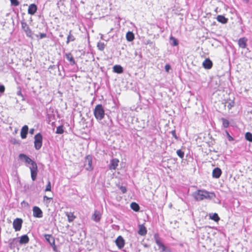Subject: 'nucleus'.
Instances as JSON below:
<instances>
[{
  "label": "nucleus",
  "instance_id": "obj_1",
  "mask_svg": "<svg viewBox=\"0 0 252 252\" xmlns=\"http://www.w3.org/2000/svg\"><path fill=\"white\" fill-rule=\"evenodd\" d=\"M19 158L21 160L25 162L27 167H29L31 171V178L33 181H34L36 179L38 172L36 163L24 154H19Z\"/></svg>",
  "mask_w": 252,
  "mask_h": 252
},
{
  "label": "nucleus",
  "instance_id": "obj_2",
  "mask_svg": "<svg viewBox=\"0 0 252 252\" xmlns=\"http://www.w3.org/2000/svg\"><path fill=\"white\" fill-rule=\"evenodd\" d=\"M19 158L21 160L25 162L27 167H29L31 171V178L33 181H34L36 179L38 172L36 163L24 154H19Z\"/></svg>",
  "mask_w": 252,
  "mask_h": 252
},
{
  "label": "nucleus",
  "instance_id": "obj_3",
  "mask_svg": "<svg viewBox=\"0 0 252 252\" xmlns=\"http://www.w3.org/2000/svg\"><path fill=\"white\" fill-rule=\"evenodd\" d=\"M94 117L99 123L108 126H111L112 125V121L108 115L107 116L108 121H105V123L102 122V120L105 117V114L104 108L101 104H97L95 106L94 110Z\"/></svg>",
  "mask_w": 252,
  "mask_h": 252
},
{
  "label": "nucleus",
  "instance_id": "obj_4",
  "mask_svg": "<svg viewBox=\"0 0 252 252\" xmlns=\"http://www.w3.org/2000/svg\"><path fill=\"white\" fill-rule=\"evenodd\" d=\"M192 197L197 201L204 199L211 200L216 197L214 192H209L205 189H197L192 193Z\"/></svg>",
  "mask_w": 252,
  "mask_h": 252
},
{
  "label": "nucleus",
  "instance_id": "obj_5",
  "mask_svg": "<svg viewBox=\"0 0 252 252\" xmlns=\"http://www.w3.org/2000/svg\"><path fill=\"white\" fill-rule=\"evenodd\" d=\"M154 238L156 244L158 246L159 249L161 250V252H172L170 248L166 246L161 241L158 233H156L154 235Z\"/></svg>",
  "mask_w": 252,
  "mask_h": 252
},
{
  "label": "nucleus",
  "instance_id": "obj_6",
  "mask_svg": "<svg viewBox=\"0 0 252 252\" xmlns=\"http://www.w3.org/2000/svg\"><path fill=\"white\" fill-rule=\"evenodd\" d=\"M43 136L41 133L35 134L34 137V147L36 150L41 149L42 146Z\"/></svg>",
  "mask_w": 252,
  "mask_h": 252
},
{
  "label": "nucleus",
  "instance_id": "obj_7",
  "mask_svg": "<svg viewBox=\"0 0 252 252\" xmlns=\"http://www.w3.org/2000/svg\"><path fill=\"white\" fill-rule=\"evenodd\" d=\"M84 166L87 171H91L94 169L92 165V157L91 155H88L85 157Z\"/></svg>",
  "mask_w": 252,
  "mask_h": 252
},
{
  "label": "nucleus",
  "instance_id": "obj_8",
  "mask_svg": "<svg viewBox=\"0 0 252 252\" xmlns=\"http://www.w3.org/2000/svg\"><path fill=\"white\" fill-rule=\"evenodd\" d=\"M21 24L22 29L25 32L27 36L32 38L33 33L27 23L23 20L21 22Z\"/></svg>",
  "mask_w": 252,
  "mask_h": 252
},
{
  "label": "nucleus",
  "instance_id": "obj_9",
  "mask_svg": "<svg viewBox=\"0 0 252 252\" xmlns=\"http://www.w3.org/2000/svg\"><path fill=\"white\" fill-rule=\"evenodd\" d=\"M23 220L20 218L15 219L13 222V227L15 231H20L21 229Z\"/></svg>",
  "mask_w": 252,
  "mask_h": 252
},
{
  "label": "nucleus",
  "instance_id": "obj_10",
  "mask_svg": "<svg viewBox=\"0 0 252 252\" xmlns=\"http://www.w3.org/2000/svg\"><path fill=\"white\" fill-rule=\"evenodd\" d=\"M44 237L45 240L48 242L49 244L52 246L53 250L55 251L56 249V246L55 245V239L51 234H44Z\"/></svg>",
  "mask_w": 252,
  "mask_h": 252
},
{
  "label": "nucleus",
  "instance_id": "obj_11",
  "mask_svg": "<svg viewBox=\"0 0 252 252\" xmlns=\"http://www.w3.org/2000/svg\"><path fill=\"white\" fill-rule=\"evenodd\" d=\"M115 244L119 249H123L125 245V241L122 236H119L115 240Z\"/></svg>",
  "mask_w": 252,
  "mask_h": 252
},
{
  "label": "nucleus",
  "instance_id": "obj_12",
  "mask_svg": "<svg viewBox=\"0 0 252 252\" xmlns=\"http://www.w3.org/2000/svg\"><path fill=\"white\" fill-rule=\"evenodd\" d=\"M33 216L35 218H41L43 216V212L41 209L37 206H34L32 208Z\"/></svg>",
  "mask_w": 252,
  "mask_h": 252
},
{
  "label": "nucleus",
  "instance_id": "obj_13",
  "mask_svg": "<svg viewBox=\"0 0 252 252\" xmlns=\"http://www.w3.org/2000/svg\"><path fill=\"white\" fill-rule=\"evenodd\" d=\"M119 162V159L117 158H113L110 160V163L109 165V168L110 170H115L117 166H118V164Z\"/></svg>",
  "mask_w": 252,
  "mask_h": 252
},
{
  "label": "nucleus",
  "instance_id": "obj_14",
  "mask_svg": "<svg viewBox=\"0 0 252 252\" xmlns=\"http://www.w3.org/2000/svg\"><path fill=\"white\" fill-rule=\"evenodd\" d=\"M248 39L246 37H241L239 39L238 44L240 48L245 49L247 47Z\"/></svg>",
  "mask_w": 252,
  "mask_h": 252
},
{
  "label": "nucleus",
  "instance_id": "obj_15",
  "mask_svg": "<svg viewBox=\"0 0 252 252\" xmlns=\"http://www.w3.org/2000/svg\"><path fill=\"white\" fill-rule=\"evenodd\" d=\"M222 174L221 170L219 167L215 168L212 172V176L214 178H219Z\"/></svg>",
  "mask_w": 252,
  "mask_h": 252
},
{
  "label": "nucleus",
  "instance_id": "obj_16",
  "mask_svg": "<svg viewBox=\"0 0 252 252\" xmlns=\"http://www.w3.org/2000/svg\"><path fill=\"white\" fill-rule=\"evenodd\" d=\"M37 10V7L35 4H34V3L31 4L29 5V8H28V14L33 15L36 13Z\"/></svg>",
  "mask_w": 252,
  "mask_h": 252
},
{
  "label": "nucleus",
  "instance_id": "obj_17",
  "mask_svg": "<svg viewBox=\"0 0 252 252\" xmlns=\"http://www.w3.org/2000/svg\"><path fill=\"white\" fill-rule=\"evenodd\" d=\"M18 240L17 238H15L9 240V247L10 249L13 250L17 246Z\"/></svg>",
  "mask_w": 252,
  "mask_h": 252
},
{
  "label": "nucleus",
  "instance_id": "obj_18",
  "mask_svg": "<svg viewBox=\"0 0 252 252\" xmlns=\"http://www.w3.org/2000/svg\"><path fill=\"white\" fill-rule=\"evenodd\" d=\"M29 127L28 126H24L21 130V137L22 139H25L27 137L28 133Z\"/></svg>",
  "mask_w": 252,
  "mask_h": 252
},
{
  "label": "nucleus",
  "instance_id": "obj_19",
  "mask_svg": "<svg viewBox=\"0 0 252 252\" xmlns=\"http://www.w3.org/2000/svg\"><path fill=\"white\" fill-rule=\"evenodd\" d=\"M139 230L138 233L141 236H145L147 233L146 227L143 224H140L138 226Z\"/></svg>",
  "mask_w": 252,
  "mask_h": 252
},
{
  "label": "nucleus",
  "instance_id": "obj_20",
  "mask_svg": "<svg viewBox=\"0 0 252 252\" xmlns=\"http://www.w3.org/2000/svg\"><path fill=\"white\" fill-rule=\"evenodd\" d=\"M212 65L213 63L209 59H205L203 63V66L205 69H210L212 68Z\"/></svg>",
  "mask_w": 252,
  "mask_h": 252
},
{
  "label": "nucleus",
  "instance_id": "obj_21",
  "mask_svg": "<svg viewBox=\"0 0 252 252\" xmlns=\"http://www.w3.org/2000/svg\"><path fill=\"white\" fill-rule=\"evenodd\" d=\"M29 241H30V239H29L28 236L27 234H26V235L21 236L20 237V239L18 242L20 244L22 245V244H26L28 243Z\"/></svg>",
  "mask_w": 252,
  "mask_h": 252
},
{
  "label": "nucleus",
  "instance_id": "obj_22",
  "mask_svg": "<svg viewBox=\"0 0 252 252\" xmlns=\"http://www.w3.org/2000/svg\"><path fill=\"white\" fill-rule=\"evenodd\" d=\"M113 71L115 73L121 74L124 71L123 67L120 65H115L113 67Z\"/></svg>",
  "mask_w": 252,
  "mask_h": 252
},
{
  "label": "nucleus",
  "instance_id": "obj_23",
  "mask_svg": "<svg viewBox=\"0 0 252 252\" xmlns=\"http://www.w3.org/2000/svg\"><path fill=\"white\" fill-rule=\"evenodd\" d=\"M217 20L218 22L222 24H226L228 22L227 18H225L223 15H219L217 17Z\"/></svg>",
  "mask_w": 252,
  "mask_h": 252
},
{
  "label": "nucleus",
  "instance_id": "obj_24",
  "mask_svg": "<svg viewBox=\"0 0 252 252\" xmlns=\"http://www.w3.org/2000/svg\"><path fill=\"white\" fill-rule=\"evenodd\" d=\"M92 219L95 222H98L100 220V215L99 212L96 211L92 216Z\"/></svg>",
  "mask_w": 252,
  "mask_h": 252
},
{
  "label": "nucleus",
  "instance_id": "obj_25",
  "mask_svg": "<svg viewBox=\"0 0 252 252\" xmlns=\"http://www.w3.org/2000/svg\"><path fill=\"white\" fill-rule=\"evenodd\" d=\"M65 58L68 61L70 62L71 64H74L75 63V61L71 53H69L66 54Z\"/></svg>",
  "mask_w": 252,
  "mask_h": 252
},
{
  "label": "nucleus",
  "instance_id": "obj_26",
  "mask_svg": "<svg viewBox=\"0 0 252 252\" xmlns=\"http://www.w3.org/2000/svg\"><path fill=\"white\" fill-rule=\"evenodd\" d=\"M126 40L128 41H132L134 38V35L132 32H128L126 34Z\"/></svg>",
  "mask_w": 252,
  "mask_h": 252
},
{
  "label": "nucleus",
  "instance_id": "obj_27",
  "mask_svg": "<svg viewBox=\"0 0 252 252\" xmlns=\"http://www.w3.org/2000/svg\"><path fill=\"white\" fill-rule=\"evenodd\" d=\"M130 207L131 209L135 212H137L140 209L139 205L136 202H132L130 204Z\"/></svg>",
  "mask_w": 252,
  "mask_h": 252
},
{
  "label": "nucleus",
  "instance_id": "obj_28",
  "mask_svg": "<svg viewBox=\"0 0 252 252\" xmlns=\"http://www.w3.org/2000/svg\"><path fill=\"white\" fill-rule=\"evenodd\" d=\"M209 217L210 219L214 220L216 222H218L220 219L218 214L217 213L210 214Z\"/></svg>",
  "mask_w": 252,
  "mask_h": 252
},
{
  "label": "nucleus",
  "instance_id": "obj_29",
  "mask_svg": "<svg viewBox=\"0 0 252 252\" xmlns=\"http://www.w3.org/2000/svg\"><path fill=\"white\" fill-rule=\"evenodd\" d=\"M66 216L68 218V221L69 222H72L76 218V217L74 215L73 213L71 212L67 213Z\"/></svg>",
  "mask_w": 252,
  "mask_h": 252
},
{
  "label": "nucleus",
  "instance_id": "obj_30",
  "mask_svg": "<svg viewBox=\"0 0 252 252\" xmlns=\"http://www.w3.org/2000/svg\"><path fill=\"white\" fill-rule=\"evenodd\" d=\"M75 38L74 36L71 34V31H69V34L67 37L66 44H68L70 41H74Z\"/></svg>",
  "mask_w": 252,
  "mask_h": 252
},
{
  "label": "nucleus",
  "instance_id": "obj_31",
  "mask_svg": "<svg viewBox=\"0 0 252 252\" xmlns=\"http://www.w3.org/2000/svg\"><path fill=\"white\" fill-rule=\"evenodd\" d=\"M170 40L172 41L171 45L173 46H176L179 44L178 40L175 38L174 37L171 36L170 37Z\"/></svg>",
  "mask_w": 252,
  "mask_h": 252
},
{
  "label": "nucleus",
  "instance_id": "obj_32",
  "mask_svg": "<svg viewBox=\"0 0 252 252\" xmlns=\"http://www.w3.org/2000/svg\"><path fill=\"white\" fill-rule=\"evenodd\" d=\"M245 137L246 140L252 142V134L250 132H247L245 133Z\"/></svg>",
  "mask_w": 252,
  "mask_h": 252
},
{
  "label": "nucleus",
  "instance_id": "obj_33",
  "mask_svg": "<svg viewBox=\"0 0 252 252\" xmlns=\"http://www.w3.org/2000/svg\"><path fill=\"white\" fill-rule=\"evenodd\" d=\"M64 132L63 126L61 125L57 127L56 133L59 134H62Z\"/></svg>",
  "mask_w": 252,
  "mask_h": 252
},
{
  "label": "nucleus",
  "instance_id": "obj_34",
  "mask_svg": "<svg viewBox=\"0 0 252 252\" xmlns=\"http://www.w3.org/2000/svg\"><path fill=\"white\" fill-rule=\"evenodd\" d=\"M97 47L100 51H103L105 47V44L103 42H98L97 44Z\"/></svg>",
  "mask_w": 252,
  "mask_h": 252
},
{
  "label": "nucleus",
  "instance_id": "obj_35",
  "mask_svg": "<svg viewBox=\"0 0 252 252\" xmlns=\"http://www.w3.org/2000/svg\"><path fill=\"white\" fill-rule=\"evenodd\" d=\"M221 121L222 122V125H223V127L225 128L228 127L229 125V121L224 118H222Z\"/></svg>",
  "mask_w": 252,
  "mask_h": 252
},
{
  "label": "nucleus",
  "instance_id": "obj_36",
  "mask_svg": "<svg viewBox=\"0 0 252 252\" xmlns=\"http://www.w3.org/2000/svg\"><path fill=\"white\" fill-rule=\"evenodd\" d=\"M11 6H17L19 5V1L18 0H10Z\"/></svg>",
  "mask_w": 252,
  "mask_h": 252
},
{
  "label": "nucleus",
  "instance_id": "obj_37",
  "mask_svg": "<svg viewBox=\"0 0 252 252\" xmlns=\"http://www.w3.org/2000/svg\"><path fill=\"white\" fill-rule=\"evenodd\" d=\"M177 155L181 158L184 157V152L181 150H178L176 152Z\"/></svg>",
  "mask_w": 252,
  "mask_h": 252
},
{
  "label": "nucleus",
  "instance_id": "obj_38",
  "mask_svg": "<svg viewBox=\"0 0 252 252\" xmlns=\"http://www.w3.org/2000/svg\"><path fill=\"white\" fill-rule=\"evenodd\" d=\"M51 182L49 180L48 181V183H47V185L46 187V188L45 189V191H51Z\"/></svg>",
  "mask_w": 252,
  "mask_h": 252
},
{
  "label": "nucleus",
  "instance_id": "obj_39",
  "mask_svg": "<svg viewBox=\"0 0 252 252\" xmlns=\"http://www.w3.org/2000/svg\"><path fill=\"white\" fill-rule=\"evenodd\" d=\"M119 189L123 193H126L127 191L126 188L125 186H121L119 187Z\"/></svg>",
  "mask_w": 252,
  "mask_h": 252
},
{
  "label": "nucleus",
  "instance_id": "obj_40",
  "mask_svg": "<svg viewBox=\"0 0 252 252\" xmlns=\"http://www.w3.org/2000/svg\"><path fill=\"white\" fill-rule=\"evenodd\" d=\"M5 87L3 85L0 84V96L4 92Z\"/></svg>",
  "mask_w": 252,
  "mask_h": 252
},
{
  "label": "nucleus",
  "instance_id": "obj_41",
  "mask_svg": "<svg viewBox=\"0 0 252 252\" xmlns=\"http://www.w3.org/2000/svg\"><path fill=\"white\" fill-rule=\"evenodd\" d=\"M234 102L233 101H231L229 102L227 105V108L228 110H230L232 108V107L234 106Z\"/></svg>",
  "mask_w": 252,
  "mask_h": 252
},
{
  "label": "nucleus",
  "instance_id": "obj_42",
  "mask_svg": "<svg viewBox=\"0 0 252 252\" xmlns=\"http://www.w3.org/2000/svg\"><path fill=\"white\" fill-rule=\"evenodd\" d=\"M172 136L176 139H178V137H177L176 134V131L175 130H172L171 132Z\"/></svg>",
  "mask_w": 252,
  "mask_h": 252
},
{
  "label": "nucleus",
  "instance_id": "obj_43",
  "mask_svg": "<svg viewBox=\"0 0 252 252\" xmlns=\"http://www.w3.org/2000/svg\"><path fill=\"white\" fill-rule=\"evenodd\" d=\"M171 66L169 64H166L165 66V70L166 71L168 72L170 69Z\"/></svg>",
  "mask_w": 252,
  "mask_h": 252
},
{
  "label": "nucleus",
  "instance_id": "obj_44",
  "mask_svg": "<svg viewBox=\"0 0 252 252\" xmlns=\"http://www.w3.org/2000/svg\"><path fill=\"white\" fill-rule=\"evenodd\" d=\"M47 35L46 33H41L40 34V38L41 39H42V38H45L46 37Z\"/></svg>",
  "mask_w": 252,
  "mask_h": 252
},
{
  "label": "nucleus",
  "instance_id": "obj_45",
  "mask_svg": "<svg viewBox=\"0 0 252 252\" xmlns=\"http://www.w3.org/2000/svg\"><path fill=\"white\" fill-rule=\"evenodd\" d=\"M51 199H52V197H47L46 195H44L43 196V200H44V201H45L46 200H51Z\"/></svg>",
  "mask_w": 252,
  "mask_h": 252
},
{
  "label": "nucleus",
  "instance_id": "obj_46",
  "mask_svg": "<svg viewBox=\"0 0 252 252\" xmlns=\"http://www.w3.org/2000/svg\"><path fill=\"white\" fill-rule=\"evenodd\" d=\"M34 128H31L30 129L29 132L31 134H33L34 132Z\"/></svg>",
  "mask_w": 252,
  "mask_h": 252
},
{
  "label": "nucleus",
  "instance_id": "obj_47",
  "mask_svg": "<svg viewBox=\"0 0 252 252\" xmlns=\"http://www.w3.org/2000/svg\"><path fill=\"white\" fill-rule=\"evenodd\" d=\"M227 134L228 136V137H229V140H233V138L230 136V135L229 134V133L228 132H227Z\"/></svg>",
  "mask_w": 252,
  "mask_h": 252
},
{
  "label": "nucleus",
  "instance_id": "obj_48",
  "mask_svg": "<svg viewBox=\"0 0 252 252\" xmlns=\"http://www.w3.org/2000/svg\"><path fill=\"white\" fill-rule=\"evenodd\" d=\"M17 94L18 95H21V96L22 95V93H21V92L20 91L18 92Z\"/></svg>",
  "mask_w": 252,
  "mask_h": 252
},
{
  "label": "nucleus",
  "instance_id": "obj_49",
  "mask_svg": "<svg viewBox=\"0 0 252 252\" xmlns=\"http://www.w3.org/2000/svg\"><path fill=\"white\" fill-rule=\"evenodd\" d=\"M53 67H55V65H53ZM52 67V66H50V68Z\"/></svg>",
  "mask_w": 252,
  "mask_h": 252
}]
</instances>
